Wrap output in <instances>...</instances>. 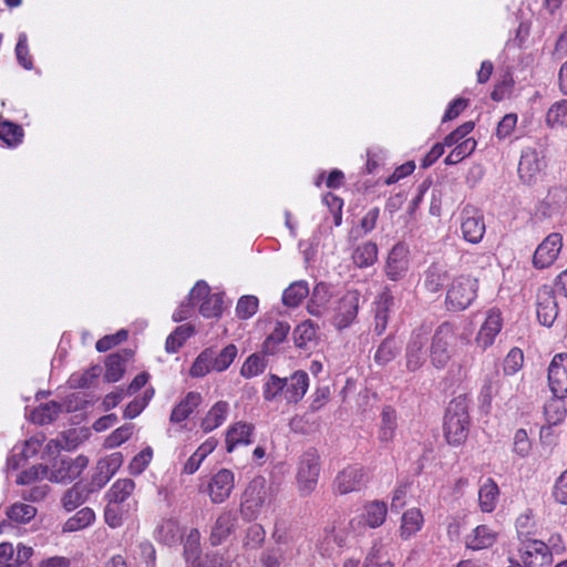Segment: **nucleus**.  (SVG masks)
Instances as JSON below:
<instances>
[{
  "instance_id": "obj_6",
  "label": "nucleus",
  "mask_w": 567,
  "mask_h": 567,
  "mask_svg": "<svg viewBox=\"0 0 567 567\" xmlns=\"http://www.w3.org/2000/svg\"><path fill=\"white\" fill-rule=\"evenodd\" d=\"M319 475L320 456L316 450H308L300 456L296 474L301 495H309L315 491Z\"/></svg>"
},
{
  "instance_id": "obj_55",
  "label": "nucleus",
  "mask_w": 567,
  "mask_h": 567,
  "mask_svg": "<svg viewBox=\"0 0 567 567\" xmlns=\"http://www.w3.org/2000/svg\"><path fill=\"white\" fill-rule=\"evenodd\" d=\"M104 378L107 382L118 381L124 373V364L118 354H111L106 359Z\"/></svg>"
},
{
  "instance_id": "obj_43",
  "label": "nucleus",
  "mask_w": 567,
  "mask_h": 567,
  "mask_svg": "<svg viewBox=\"0 0 567 567\" xmlns=\"http://www.w3.org/2000/svg\"><path fill=\"white\" fill-rule=\"evenodd\" d=\"M563 398L564 396H555L544 406L545 417L549 425L561 423L566 416V408L565 402L561 400Z\"/></svg>"
},
{
  "instance_id": "obj_42",
  "label": "nucleus",
  "mask_w": 567,
  "mask_h": 567,
  "mask_svg": "<svg viewBox=\"0 0 567 567\" xmlns=\"http://www.w3.org/2000/svg\"><path fill=\"white\" fill-rule=\"evenodd\" d=\"M236 355L237 348L235 344H228L219 352H216L214 349H212L213 370L217 372L227 370L234 362Z\"/></svg>"
},
{
  "instance_id": "obj_29",
  "label": "nucleus",
  "mask_w": 567,
  "mask_h": 567,
  "mask_svg": "<svg viewBox=\"0 0 567 567\" xmlns=\"http://www.w3.org/2000/svg\"><path fill=\"white\" fill-rule=\"evenodd\" d=\"M375 331L381 334L388 326V313L393 305V296L391 291L385 288L377 298L375 302Z\"/></svg>"
},
{
  "instance_id": "obj_13",
  "label": "nucleus",
  "mask_w": 567,
  "mask_h": 567,
  "mask_svg": "<svg viewBox=\"0 0 567 567\" xmlns=\"http://www.w3.org/2000/svg\"><path fill=\"white\" fill-rule=\"evenodd\" d=\"M536 315L540 324L551 327L558 316V303L554 289L548 286H542L536 295Z\"/></svg>"
},
{
  "instance_id": "obj_59",
  "label": "nucleus",
  "mask_w": 567,
  "mask_h": 567,
  "mask_svg": "<svg viewBox=\"0 0 567 567\" xmlns=\"http://www.w3.org/2000/svg\"><path fill=\"white\" fill-rule=\"evenodd\" d=\"M258 309V299L255 296H243L236 306V313L240 319L252 317Z\"/></svg>"
},
{
  "instance_id": "obj_2",
  "label": "nucleus",
  "mask_w": 567,
  "mask_h": 567,
  "mask_svg": "<svg viewBox=\"0 0 567 567\" xmlns=\"http://www.w3.org/2000/svg\"><path fill=\"white\" fill-rule=\"evenodd\" d=\"M274 494L262 476L255 477L243 494L240 513L245 519L254 520L272 511Z\"/></svg>"
},
{
  "instance_id": "obj_8",
  "label": "nucleus",
  "mask_w": 567,
  "mask_h": 567,
  "mask_svg": "<svg viewBox=\"0 0 567 567\" xmlns=\"http://www.w3.org/2000/svg\"><path fill=\"white\" fill-rule=\"evenodd\" d=\"M87 464L89 460L83 455L75 458L60 457L48 470V478L55 483H69L78 478Z\"/></svg>"
},
{
  "instance_id": "obj_62",
  "label": "nucleus",
  "mask_w": 567,
  "mask_h": 567,
  "mask_svg": "<svg viewBox=\"0 0 567 567\" xmlns=\"http://www.w3.org/2000/svg\"><path fill=\"white\" fill-rule=\"evenodd\" d=\"M127 331L122 329L117 331L115 334H110L101 338L96 344L95 348L99 352H106L113 347L120 344L121 342L125 341L127 339Z\"/></svg>"
},
{
  "instance_id": "obj_25",
  "label": "nucleus",
  "mask_w": 567,
  "mask_h": 567,
  "mask_svg": "<svg viewBox=\"0 0 567 567\" xmlns=\"http://www.w3.org/2000/svg\"><path fill=\"white\" fill-rule=\"evenodd\" d=\"M347 544V535L342 530H338L334 527L326 529L324 534L318 542V550L323 557H331L337 549L343 547Z\"/></svg>"
},
{
  "instance_id": "obj_12",
  "label": "nucleus",
  "mask_w": 567,
  "mask_h": 567,
  "mask_svg": "<svg viewBox=\"0 0 567 567\" xmlns=\"http://www.w3.org/2000/svg\"><path fill=\"white\" fill-rule=\"evenodd\" d=\"M367 481V472L361 465H349L337 474L333 489L340 495H346L360 491Z\"/></svg>"
},
{
  "instance_id": "obj_47",
  "label": "nucleus",
  "mask_w": 567,
  "mask_h": 567,
  "mask_svg": "<svg viewBox=\"0 0 567 567\" xmlns=\"http://www.w3.org/2000/svg\"><path fill=\"white\" fill-rule=\"evenodd\" d=\"M37 515V508L24 503H14L7 509V516L10 520L27 524Z\"/></svg>"
},
{
  "instance_id": "obj_11",
  "label": "nucleus",
  "mask_w": 567,
  "mask_h": 567,
  "mask_svg": "<svg viewBox=\"0 0 567 567\" xmlns=\"http://www.w3.org/2000/svg\"><path fill=\"white\" fill-rule=\"evenodd\" d=\"M360 292L358 290H348L338 301L333 315V326L338 330H343L352 324L358 316Z\"/></svg>"
},
{
  "instance_id": "obj_21",
  "label": "nucleus",
  "mask_w": 567,
  "mask_h": 567,
  "mask_svg": "<svg viewBox=\"0 0 567 567\" xmlns=\"http://www.w3.org/2000/svg\"><path fill=\"white\" fill-rule=\"evenodd\" d=\"M409 249L402 245L396 244L389 252L385 274L390 280L396 281L401 279L409 268Z\"/></svg>"
},
{
  "instance_id": "obj_52",
  "label": "nucleus",
  "mask_w": 567,
  "mask_h": 567,
  "mask_svg": "<svg viewBox=\"0 0 567 567\" xmlns=\"http://www.w3.org/2000/svg\"><path fill=\"white\" fill-rule=\"evenodd\" d=\"M266 369V362L265 359L259 354H251L249 355L246 361L244 362L240 374L241 377L246 379L254 378L258 374H261L264 370Z\"/></svg>"
},
{
  "instance_id": "obj_56",
  "label": "nucleus",
  "mask_w": 567,
  "mask_h": 567,
  "mask_svg": "<svg viewBox=\"0 0 567 567\" xmlns=\"http://www.w3.org/2000/svg\"><path fill=\"white\" fill-rule=\"evenodd\" d=\"M445 279V272L439 267L432 266L425 272L424 286L429 291L436 292L443 287Z\"/></svg>"
},
{
  "instance_id": "obj_40",
  "label": "nucleus",
  "mask_w": 567,
  "mask_h": 567,
  "mask_svg": "<svg viewBox=\"0 0 567 567\" xmlns=\"http://www.w3.org/2000/svg\"><path fill=\"white\" fill-rule=\"evenodd\" d=\"M95 520V513L90 507L78 511L63 525V532H76L90 526Z\"/></svg>"
},
{
  "instance_id": "obj_10",
  "label": "nucleus",
  "mask_w": 567,
  "mask_h": 567,
  "mask_svg": "<svg viewBox=\"0 0 567 567\" xmlns=\"http://www.w3.org/2000/svg\"><path fill=\"white\" fill-rule=\"evenodd\" d=\"M204 298L199 311L206 318H217L223 312V295L209 293V286L200 280L189 292V300L192 303L199 301Z\"/></svg>"
},
{
  "instance_id": "obj_20",
  "label": "nucleus",
  "mask_w": 567,
  "mask_h": 567,
  "mask_svg": "<svg viewBox=\"0 0 567 567\" xmlns=\"http://www.w3.org/2000/svg\"><path fill=\"white\" fill-rule=\"evenodd\" d=\"M386 515V504L382 501H372L364 505L361 516L350 520V526L352 529H355V524L359 526L365 525L370 528H377L385 522Z\"/></svg>"
},
{
  "instance_id": "obj_3",
  "label": "nucleus",
  "mask_w": 567,
  "mask_h": 567,
  "mask_svg": "<svg viewBox=\"0 0 567 567\" xmlns=\"http://www.w3.org/2000/svg\"><path fill=\"white\" fill-rule=\"evenodd\" d=\"M470 417L465 398L452 400L444 417V435L452 445L462 444L468 435Z\"/></svg>"
},
{
  "instance_id": "obj_9",
  "label": "nucleus",
  "mask_w": 567,
  "mask_h": 567,
  "mask_svg": "<svg viewBox=\"0 0 567 567\" xmlns=\"http://www.w3.org/2000/svg\"><path fill=\"white\" fill-rule=\"evenodd\" d=\"M546 167L542 152L527 147L523 150L518 163V176L527 185L535 184L543 175Z\"/></svg>"
},
{
  "instance_id": "obj_39",
  "label": "nucleus",
  "mask_w": 567,
  "mask_h": 567,
  "mask_svg": "<svg viewBox=\"0 0 567 567\" xmlns=\"http://www.w3.org/2000/svg\"><path fill=\"white\" fill-rule=\"evenodd\" d=\"M122 464V455L120 453H113L107 458L101 460L97 463L99 475H103L101 478H94L99 487H102L116 472Z\"/></svg>"
},
{
  "instance_id": "obj_48",
  "label": "nucleus",
  "mask_w": 567,
  "mask_h": 567,
  "mask_svg": "<svg viewBox=\"0 0 567 567\" xmlns=\"http://www.w3.org/2000/svg\"><path fill=\"white\" fill-rule=\"evenodd\" d=\"M498 374L497 372L492 373L491 375H487L484 380V383L482 385V389L480 391L478 400L482 403L483 406L489 408L493 398L498 392Z\"/></svg>"
},
{
  "instance_id": "obj_1",
  "label": "nucleus",
  "mask_w": 567,
  "mask_h": 567,
  "mask_svg": "<svg viewBox=\"0 0 567 567\" xmlns=\"http://www.w3.org/2000/svg\"><path fill=\"white\" fill-rule=\"evenodd\" d=\"M309 388L308 373L298 370L288 378H280L269 374L262 388V395L266 401L272 402L284 399L287 403H298Z\"/></svg>"
},
{
  "instance_id": "obj_16",
  "label": "nucleus",
  "mask_w": 567,
  "mask_h": 567,
  "mask_svg": "<svg viewBox=\"0 0 567 567\" xmlns=\"http://www.w3.org/2000/svg\"><path fill=\"white\" fill-rule=\"evenodd\" d=\"M520 558L525 567H549L553 563L548 546L536 539L524 544Z\"/></svg>"
},
{
  "instance_id": "obj_45",
  "label": "nucleus",
  "mask_w": 567,
  "mask_h": 567,
  "mask_svg": "<svg viewBox=\"0 0 567 567\" xmlns=\"http://www.w3.org/2000/svg\"><path fill=\"white\" fill-rule=\"evenodd\" d=\"M23 130L20 125L10 122H0V140L10 147L17 146L22 142Z\"/></svg>"
},
{
  "instance_id": "obj_15",
  "label": "nucleus",
  "mask_w": 567,
  "mask_h": 567,
  "mask_svg": "<svg viewBox=\"0 0 567 567\" xmlns=\"http://www.w3.org/2000/svg\"><path fill=\"white\" fill-rule=\"evenodd\" d=\"M548 384L555 396L567 395V354H556L548 367Z\"/></svg>"
},
{
  "instance_id": "obj_27",
  "label": "nucleus",
  "mask_w": 567,
  "mask_h": 567,
  "mask_svg": "<svg viewBox=\"0 0 567 567\" xmlns=\"http://www.w3.org/2000/svg\"><path fill=\"white\" fill-rule=\"evenodd\" d=\"M497 539V533L486 525H480L466 537V547L481 550L492 547Z\"/></svg>"
},
{
  "instance_id": "obj_41",
  "label": "nucleus",
  "mask_w": 567,
  "mask_h": 567,
  "mask_svg": "<svg viewBox=\"0 0 567 567\" xmlns=\"http://www.w3.org/2000/svg\"><path fill=\"white\" fill-rule=\"evenodd\" d=\"M546 123L551 128L567 127V99L555 102L548 109Z\"/></svg>"
},
{
  "instance_id": "obj_46",
  "label": "nucleus",
  "mask_w": 567,
  "mask_h": 567,
  "mask_svg": "<svg viewBox=\"0 0 567 567\" xmlns=\"http://www.w3.org/2000/svg\"><path fill=\"white\" fill-rule=\"evenodd\" d=\"M399 351L400 346L396 343L394 338L388 337L378 347L374 353V361L379 365H385L396 357Z\"/></svg>"
},
{
  "instance_id": "obj_31",
  "label": "nucleus",
  "mask_w": 567,
  "mask_h": 567,
  "mask_svg": "<svg viewBox=\"0 0 567 567\" xmlns=\"http://www.w3.org/2000/svg\"><path fill=\"white\" fill-rule=\"evenodd\" d=\"M218 441L214 437L207 439L198 449L189 456L183 467V473L187 475L194 474L203 463V461L216 449Z\"/></svg>"
},
{
  "instance_id": "obj_34",
  "label": "nucleus",
  "mask_w": 567,
  "mask_h": 567,
  "mask_svg": "<svg viewBox=\"0 0 567 567\" xmlns=\"http://www.w3.org/2000/svg\"><path fill=\"white\" fill-rule=\"evenodd\" d=\"M424 519L419 508H410L402 516L400 526V536L403 539H409L415 535L423 526Z\"/></svg>"
},
{
  "instance_id": "obj_5",
  "label": "nucleus",
  "mask_w": 567,
  "mask_h": 567,
  "mask_svg": "<svg viewBox=\"0 0 567 567\" xmlns=\"http://www.w3.org/2000/svg\"><path fill=\"white\" fill-rule=\"evenodd\" d=\"M478 280L472 276L461 275L453 279L446 292V306L450 310L467 309L477 296Z\"/></svg>"
},
{
  "instance_id": "obj_63",
  "label": "nucleus",
  "mask_w": 567,
  "mask_h": 567,
  "mask_svg": "<svg viewBox=\"0 0 567 567\" xmlns=\"http://www.w3.org/2000/svg\"><path fill=\"white\" fill-rule=\"evenodd\" d=\"M152 456H153V451L151 447H146V449L142 450L131 461L130 472L135 475L141 474L150 464Z\"/></svg>"
},
{
  "instance_id": "obj_22",
  "label": "nucleus",
  "mask_w": 567,
  "mask_h": 567,
  "mask_svg": "<svg viewBox=\"0 0 567 567\" xmlns=\"http://www.w3.org/2000/svg\"><path fill=\"white\" fill-rule=\"evenodd\" d=\"M254 425L247 422H236L226 432V450L231 453L235 449L252 443Z\"/></svg>"
},
{
  "instance_id": "obj_32",
  "label": "nucleus",
  "mask_w": 567,
  "mask_h": 567,
  "mask_svg": "<svg viewBox=\"0 0 567 567\" xmlns=\"http://www.w3.org/2000/svg\"><path fill=\"white\" fill-rule=\"evenodd\" d=\"M396 413L391 406H384L381 412V422L378 431V440L383 444L393 441L396 431Z\"/></svg>"
},
{
  "instance_id": "obj_37",
  "label": "nucleus",
  "mask_w": 567,
  "mask_h": 567,
  "mask_svg": "<svg viewBox=\"0 0 567 567\" xmlns=\"http://www.w3.org/2000/svg\"><path fill=\"white\" fill-rule=\"evenodd\" d=\"M309 295L307 281L298 280L284 290L282 302L287 307L295 308Z\"/></svg>"
},
{
  "instance_id": "obj_30",
  "label": "nucleus",
  "mask_w": 567,
  "mask_h": 567,
  "mask_svg": "<svg viewBox=\"0 0 567 567\" xmlns=\"http://www.w3.org/2000/svg\"><path fill=\"white\" fill-rule=\"evenodd\" d=\"M499 489L497 484L487 478L478 489V505L483 513H492L498 503Z\"/></svg>"
},
{
  "instance_id": "obj_44",
  "label": "nucleus",
  "mask_w": 567,
  "mask_h": 567,
  "mask_svg": "<svg viewBox=\"0 0 567 567\" xmlns=\"http://www.w3.org/2000/svg\"><path fill=\"white\" fill-rule=\"evenodd\" d=\"M86 496L87 491L85 486L80 483H76L64 493L61 502L63 507L68 512H71L79 507L81 504H83L86 499Z\"/></svg>"
},
{
  "instance_id": "obj_49",
  "label": "nucleus",
  "mask_w": 567,
  "mask_h": 567,
  "mask_svg": "<svg viewBox=\"0 0 567 567\" xmlns=\"http://www.w3.org/2000/svg\"><path fill=\"white\" fill-rule=\"evenodd\" d=\"M213 370L212 348L202 351L190 367L189 374L193 378H202Z\"/></svg>"
},
{
  "instance_id": "obj_28",
  "label": "nucleus",
  "mask_w": 567,
  "mask_h": 567,
  "mask_svg": "<svg viewBox=\"0 0 567 567\" xmlns=\"http://www.w3.org/2000/svg\"><path fill=\"white\" fill-rule=\"evenodd\" d=\"M229 404L226 401L216 402L206 413L200 422V427L205 433H209L220 426L227 419Z\"/></svg>"
},
{
  "instance_id": "obj_19",
  "label": "nucleus",
  "mask_w": 567,
  "mask_h": 567,
  "mask_svg": "<svg viewBox=\"0 0 567 567\" xmlns=\"http://www.w3.org/2000/svg\"><path fill=\"white\" fill-rule=\"evenodd\" d=\"M503 327L502 313L498 309H491L487 311L485 321L481 326L478 333L475 338L477 347L486 350L491 347L496 336L501 332Z\"/></svg>"
},
{
  "instance_id": "obj_51",
  "label": "nucleus",
  "mask_w": 567,
  "mask_h": 567,
  "mask_svg": "<svg viewBox=\"0 0 567 567\" xmlns=\"http://www.w3.org/2000/svg\"><path fill=\"white\" fill-rule=\"evenodd\" d=\"M130 511V507L121 506L107 501V505L104 511L106 524L112 528L121 526Z\"/></svg>"
},
{
  "instance_id": "obj_23",
  "label": "nucleus",
  "mask_w": 567,
  "mask_h": 567,
  "mask_svg": "<svg viewBox=\"0 0 567 567\" xmlns=\"http://www.w3.org/2000/svg\"><path fill=\"white\" fill-rule=\"evenodd\" d=\"M135 489V483L131 478H123L117 480L113 483V485L107 491L105 497L109 502H112L114 504L130 507L132 509L131 505V498L132 494Z\"/></svg>"
},
{
  "instance_id": "obj_60",
  "label": "nucleus",
  "mask_w": 567,
  "mask_h": 567,
  "mask_svg": "<svg viewBox=\"0 0 567 567\" xmlns=\"http://www.w3.org/2000/svg\"><path fill=\"white\" fill-rule=\"evenodd\" d=\"M266 532L259 524L251 525L246 533L244 546L247 548L256 549L261 546L265 540Z\"/></svg>"
},
{
  "instance_id": "obj_57",
  "label": "nucleus",
  "mask_w": 567,
  "mask_h": 567,
  "mask_svg": "<svg viewBox=\"0 0 567 567\" xmlns=\"http://www.w3.org/2000/svg\"><path fill=\"white\" fill-rule=\"evenodd\" d=\"M524 362L523 351L518 348H513L504 359L503 370L505 374L512 375L520 370Z\"/></svg>"
},
{
  "instance_id": "obj_50",
  "label": "nucleus",
  "mask_w": 567,
  "mask_h": 567,
  "mask_svg": "<svg viewBox=\"0 0 567 567\" xmlns=\"http://www.w3.org/2000/svg\"><path fill=\"white\" fill-rule=\"evenodd\" d=\"M193 334L189 326L177 327L166 339L165 348L169 353H175L183 343Z\"/></svg>"
},
{
  "instance_id": "obj_64",
  "label": "nucleus",
  "mask_w": 567,
  "mask_h": 567,
  "mask_svg": "<svg viewBox=\"0 0 567 567\" xmlns=\"http://www.w3.org/2000/svg\"><path fill=\"white\" fill-rule=\"evenodd\" d=\"M199 532L192 529L184 545V554L187 560H196L199 555Z\"/></svg>"
},
{
  "instance_id": "obj_38",
  "label": "nucleus",
  "mask_w": 567,
  "mask_h": 567,
  "mask_svg": "<svg viewBox=\"0 0 567 567\" xmlns=\"http://www.w3.org/2000/svg\"><path fill=\"white\" fill-rule=\"evenodd\" d=\"M378 258V246L372 241L363 243L358 246L353 254L352 259L353 262L359 268H367L375 262Z\"/></svg>"
},
{
  "instance_id": "obj_14",
  "label": "nucleus",
  "mask_w": 567,
  "mask_h": 567,
  "mask_svg": "<svg viewBox=\"0 0 567 567\" xmlns=\"http://www.w3.org/2000/svg\"><path fill=\"white\" fill-rule=\"evenodd\" d=\"M563 247V237L558 233L549 234L536 248L533 256V266L537 269L550 267Z\"/></svg>"
},
{
  "instance_id": "obj_33",
  "label": "nucleus",
  "mask_w": 567,
  "mask_h": 567,
  "mask_svg": "<svg viewBox=\"0 0 567 567\" xmlns=\"http://www.w3.org/2000/svg\"><path fill=\"white\" fill-rule=\"evenodd\" d=\"M235 522L236 518L230 512H226L219 515L212 529V545H219L224 539H226L231 534L235 527Z\"/></svg>"
},
{
  "instance_id": "obj_24",
  "label": "nucleus",
  "mask_w": 567,
  "mask_h": 567,
  "mask_svg": "<svg viewBox=\"0 0 567 567\" xmlns=\"http://www.w3.org/2000/svg\"><path fill=\"white\" fill-rule=\"evenodd\" d=\"M203 398L198 392H188L173 409L171 413L172 423L185 421L202 403Z\"/></svg>"
},
{
  "instance_id": "obj_36",
  "label": "nucleus",
  "mask_w": 567,
  "mask_h": 567,
  "mask_svg": "<svg viewBox=\"0 0 567 567\" xmlns=\"http://www.w3.org/2000/svg\"><path fill=\"white\" fill-rule=\"evenodd\" d=\"M62 412V405L55 401H50L39 405L31 412L30 419L33 423L43 425L54 421Z\"/></svg>"
},
{
  "instance_id": "obj_17",
  "label": "nucleus",
  "mask_w": 567,
  "mask_h": 567,
  "mask_svg": "<svg viewBox=\"0 0 567 567\" xmlns=\"http://www.w3.org/2000/svg\"><path fill=\"white\" fill-rule=\"evenodd\" d=\"M235 486V476L230 470H219L208 483L210 501L215 504L225 502L231 494Z\"/></svg>"
},
{
  "instance_id": "obj_4",
  "label": "nucleus",
  "mask_w": 567,
  "mask_h": 567,
  "mask_svg": "<svg viewBox=\"0 0 567 567\" xmlns=\"http://www.w3.org/2000/svg\"><path fill=\"white\" fill-rule=\"evenodd\" d=\"M457 332L451 322L441 323L434 331L430 346V360L434 368L444 369L454 353Z\"/></svg>"
},
{
  "instance_id": "obj_53",
  "label": "nucleus",
  "mask_w": 567,
  "mask_h": 567,
  "mask_svg": "<svg viewBox=\"0 0 567 567\" xmlns=\"http://www.w3.org/2000/svg\"><path fill=\"white\" fill-rule=\"evenodd\" d=\"M101 374V367L94 365L82 373H74L70 378L71 386L89 388L93 381Z\"/></svg>"
},
{
  "instance_id": "obj_35",
  "label": "nucleus",
  "mask_w": 567,
  "mask_h": 567,
  "mask_svg": "<svg viewBox=\"0 0 567 567\" xmlns=\"http://www.w3.org/2000/svg\"><path fill=\"white\" fill-rule=\"evenodd\" d=\"M155 537L166 545H172L181 539V527L176 519L165 518L155 529Z\"/></svg>"
},
{
  "instance_id": "obj_61",
  "label": "nucleus",
  "mask_w": 567,
  "mask_h": 567,
  "mask_svg": "<svg viewBox=\"0 0 567 567\" xmlns=\"http://www.w3.org/2000/svg\"><path fill=\"white\" fill-rule=\"evenodd\" d=\"M133 424H124L113 431L105 441L107 447L113 449L126 442L133 434Z\"/></svg>"
},
{
  "instance_id": "obj_54",
  "label": "nucleus",
  "mask_w": 567,
  "mask_h": 567,
  "mask_svg": "<svg viewBox=\"0 0 567 567\" xmlns=\"http://www.w3.org/2000/svg\"><path fill=\"white\" fill-rule=\"evenodd\" d=\"M48 467L39 464L21 472L17 477V484L29 485L37 481L48 478Z\"/></svg>"
},
{
  "instance_id": "obj_7",
  "label": "nucleus",
  "mask_w": 567,
  "mask_h": 567,
  "mask_svg": "<svg viewBox=\"0 0 567 567\" xmlns=\"http://www.w3.org/2000/svg\"><path fill=\"white\" fill-rule=\"evenodd\" d=\"M460 233L462 238L468 244H480L486 231V224L483 213L472 206L466 205L458 215Z\"/></svg>"
},
{
  "instance_id": "obj_26",
  "label": "nucleus",
  "mask_w": 567,
  "mask_h": 567,
  "mask_svg": "<svg viewBox=\"0 0 567 567\" xmlns=\"http://www.w3.org/2000/svg\"><path fill=\"white\" fill-rule=\"evenodd\" d=\"M331 297L332 292L329 285L324 282L317 284L307 305L308 312L316 317L322 316L327 310Z\"/></svg>"
},
{
  "instance_id": "obj_58",
  "label": "nucleus",
  "mask_w": 567,
  "mask_h": 567,
  "mask_svg": "<svg viewBox=\"0 0 567 567\" xmlns=\"http://www.w3.org/2000/svg\"><path fill=\"white\" fill-rule=\"evenodd\" d=\"M16 55L22 68L25 70H31L33 68L32 59L29 54L28 37L25 33L19 34L18 43L16 45Z\"/></svg>"
},
{
  "instance_id": "obj_18",
  "label": "nucleus",
  "mask_w": 567,
  "mask_h": 567,
  "mask_svg": "<svg viewBox=\"0 0 567 567\" xmlns=\"http://www.w3.org/2000/svg\"><path fill=\"white\" fill-rule=\"evenodd\" d=\"M427 343V332L424 330L413 331L405 351L406 369L409 371L419 370L425 362V346Z\"/></svg>"
}]
</instances>
